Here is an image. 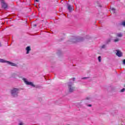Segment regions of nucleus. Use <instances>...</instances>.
I'll use <instances>...</instances> for the list:
<instances>
[{"label":"nucleus","instance_id":"f257e3e1","mask_svg":"<svg viewBox=\"0 0 125 125\" xmlns=\"http://www.w3.org/2000/svg\"><path fill=\"white\" fill-rule=\"evenodd\" d=\"M20 91V89L19 88H13L10 90L11 96L12 97L16 98L18 97Z\"/></svg>","mask_w":125,"mask_h":125},{"label":"nucleus","instance_id":"f03ea898","mask_svg":"<svg viewBox=\"0 0 125 125\" xmlns=\"http://www.w3.org/2000/svg\"><path fill=\"white\" fill-rule=\"evenodd\" d=\"M22 81L24 82V83H25V84H27V85H31V86H33V87H35L36 86L35 84H34V83L31 82H29L28 81V79L26 78H22Z\"/></svg>","mask_w":125,"mask_h":125},{"label":"nucleus","instance_id":"7ed1b4c3","mask_svg":"<svg viewBox=\"0 0 125 125\" xmlns=\"http://www.w3.org/2000/svg\"><path fill=\"white\" fill-rule=\"evenodd\" d=\"M68 86L69 92H73L75 91L74 83H69L68 84Z\"/></svg>","mask_w":125,"mask_h":125},{"label":"nucleus","instance_id":"20e7f679","mask_svg":"<svg viewBox=\"0 0 125 125\" xmlns=\"http://www.w3.org/2000/svg\"><path fill=\"white\" fill-rule=\"evenodd\" d=\"M1 5L3 9H6L8 7L7 3L4 1V0H1Z\"/></svg>","mask_w":125,"mask_h":125},{"label":"nucleus","instance_id":"39448f33","mask_svg":"<svg viewBox=\"0 0 125 125\" xmlns=\"http://www.w3.org/2000/svg\"><path fill=\"white\" fill-rule=\"evenodd\" d=\"M11 77L13 79H15L16 80H17V78L19 77V73L16 72V73H12L11 75Z\"/></svg>","mask_w":125,"mask_h":125},{"label":"nucleus","instance_id":"423d86ee","mask_svg":"<svg viewBox=\"0 0 125 125\" xmlns=\"http://www.w3.org/2000/svg\"><path fill=\"white\" fill-rule=\"evenodd\" d=\"M7 64H8L9 65H10V66H13V67H17V64L15 63H13L11 62H9V61H7Z\"/></svg>","mask_w":125,"mask_h":125},{"label":"nucleus","instance_id":"0eeeda50","mask_svg":"<svg viewBox=\"0 0 125 125\" xmlns=\"http://www.w3.org/2000/svg\"><path fill=\"white\" fill-rule=\"evenodd\" d=\"M25 50L26 51V54H29V53H30V51H31V47L30 46L26 47L25 48Z\"/></svg>","mask_w":125,"mask_h":125},{"label":"nucleus","instance_id":"6e6552de","mask_svg":"<svg viewBox=\"0 0 125 125\" xmlns=\"http://www.w3.org/2000/svg\"><path fill=\"white\" fill-rule=\"evenodd\" d=\"M116 55L118 56V57H122L123 56V53L121 51L117 50Z\"/></svg>","mask_w":125,"mask_h":125},{"label":"nucleus","instance_id":"1a4fd4ad","mask_svg":"<svg viewBox=\"0 0 125 125\" xmlns=\"http://www.w3.org/2000/svg\"><path fill=\"white\" fill-rule=\"evenodd\" d=\"M116 35L118 38H122L123 37V33L121 32L117 33H116Z\"/></svg>","mask_w":125,"mask_h":125},{"label":"nucleus","instance_id":"9d476101","mask_svg":"<svg viewBox=\"0 0 125 125\" xmlns=\"http://www.w3.org/2000/svg\"><path fill=\"white\" fill-rule=\"evenodd\" d=\"M67 9L69 10V12H71L72 11V6L70 4H68Z\"/></svg>","mask_w":125,"mask_h":125},{"label":"nucleus","instance_id":"9b49d317","mask_svg":"<svg viewBox=\"0 0 125 125\" xmlns=\"http://www.w3.org/2000/svg\"><path fill=\"white\" fill-rule=\"evenodd\" d=\"M107 47V46L105 44L102 45L101 46H100V48L101 49H105Z\"/></svg>","mask_w":125,"mask_h":125},{"label":"nucleus","instance_id":"f8f14e48","mask_svg":"<svg viewBox=\"0 0 125 125\" xmlns=\"http://www.w3.org/2000/svg\"><path fill=\"white\" fill-rule=\"evenodd\" d=\"M114 42H120V39L116 38L113 40Z\"/></svg>","mask_w":125,"mask_h":125},{"label":"nucleus","instance_id":"ddd939ff","mask_svg":"<svg viewBox=\"0 0 125 125\" xmlns=\"http://www.w3.org/2000/svg\"><path fill=\"white\" fill-rule=\"evenodd\" d=\"M115 11H116V10L115 9V8H111L110 12L111 13H115Z\"/></svg>","mask_w":125,"mask_h":125},{"label":"nucleus","instance_id":"4468645a","mask_svg":"<svg viewBox=\"0 0 125 125\" xmlns=\"http://www.w3.org/2000/svg\"><path fill=\"white\" fill-rule=\"evenodd\" d=\"M121 26H123V27H125V21H122L121 23H120Z\"/></svg>","mask_w":125,"mask_h":125},{"label":"nucleus","instance_id":"2eb2a0df","mask_svg":"<svg viewBox=\"0 0 125 125\" xmlns=\"http://www.w3.org/2000/svg\"><path fill=\"white\" fill-rule=\"evenodd\" d=\"M0 62H1L2 63H5V62L6 63H7V61H6L5 60L2 59H0Z\"/></svg>","mask_w":125,"mask_h":125},{"label":"nucleus","instance_id":"dca6fc26","mask_svg":"<svg viewBox=\"0 0 125 125\" xmlns=\"http://www.w3.org/2000/svg\"><path fill=\"white\" fill-rule=\"evenodd\" d=\"M38 101H40V102H41V101H42V98H41V97L38 98Z\"/></svg>","mask_w":125,"mask_h":125},{"label":"nucleus","instance_id":"f3484780","mask_svg":"<svg viewBox=\"0 0 125 125\" xmlns=\"http://www.w3.org/2000/svg\"><path fill=\"white\" fill-rule=\"evenodd\" d=\"M99 62H101V56H99L98 58Z\"/></svg>","mask_w":125,"mask_h":125},{"label":"nucleus","instance_id":"a211bd4d","mask_svg":"<svg viewBox=\"0 0 125 125\" xmlns=\"http://www.w3.org/2000/svg\"><path fill=\"white\" fill-rule=\"evenodd\" d=\"M83 38H81L80 39L78 40V42H83Z\"/></svg>","mask_w":125,"mask_h":125},{"label":"nucleus","instance_id":"6ab92c4d","mask_svg":"<svg viewBox=\"0 0 125 125\" xmlns=\"http://www.w3.org/2000/svg\"><path fill=\"white\" fill-rule=\"evenodd\" d=\"M125 88H123L121 90V92H125Z\"/></svg>","mask_w":125,"mask_h":125},{"label":"nucleus","instance_id":"aec40b11","mask_svg":"<svg viewBox=\"0 0 125 125\" xmlns=\"http://www.w3.org/2000/svg\"><path fill=\"white\" fill-rule=\"evenodd\" d=\"M18 125H24V123H23V122H20L19 123Z\"/></svg>","mask_w":125,"mask_h":125},{"label":"nucleus","instance_id":"412c9836","mask_svg":"<svg viewBox=\"0 0 125 125\" xmlns=\"http://www.w3.org/2000/svg\"><path fill=\"white\" fill-rule=\"evenodd\" d=\"M86 106H87V107H91L92 106V105H91V104H86Z\"/></svg>","mask_w":125,"mask_h":125},{"label":"nucleus","instance_id":"4be33fe9","mask_svg":"<svg viewBox=\"0 0 125 125\" xmlns=\"http://www.w3.org/2000/svg\"><path fill=\"white\" fill-rule=\"evenodd\" d=\"M123 65H125V60H124L123 61Z\"/></svg>","mask_w":125,"mask_h":125},{"label":"nucleus","instance_id":"5701e85b","mask_svg":"<svg viewBox=\"0 0 125 125\" xmlns=\"http://www.w3.org/2000/svg\"><path fill=\"white\" fill-rule=\"evenodd\" d=\"M85 79H88V77H83L82 78V80H85Z\"/></svg>","mask_w":125,"mask_h":125},{"label":"nucleus","instance_id":"b1692460","mask_svg":"<svg viewBox=\"0 0 125 125\" xmlns=\"http://www.w3.org/2000/svg\"><path fill=\"white\" fill-rule=\"evenodd\" d=\"M72 42H76V39H73Z\"/></svg>","mask_w":125,"mask_h":125},{"label":"nucleus","instance_id":"393cba45","mask_svg":"<svg viewBox=\"0 0 125 125\" xmlns=\"http://www.w3.org/2000/svg\"><path fill=\"white\" fill-rule=\"evenodd\" d=\"M36 1H37V2H39V0H35Z\"/></svg>","mask_w":125,"mask_h":125},{"label":"nucleus","instance_id":"a878e982","mask_svg":"<svg viewBox=\"0 0 125 125\" xmlns=\"http://www.w3.org/2000/svg\"><path fill=\"white\" fill-rule=\"evenodd\" d=\"M111 42V40H108V42Z\"/></svg>","mask_w":125,"mask_h":125},{"label":"nucleus","instance_id":"bb28decb","mask_svg":"<svg viewBox=\"0 0 125 125\" xmlns=\"http://www.w3.org/2000/svg\"><path fill=\"white\" fill-rule=\"evenodd\" d=\"M73 81H75V78H73Z\"/></svg>","mask_w":125,"mask_h":125},{"label":"nucleus","instance_id":"cd10ccee","mask_svg":"<svg viewBox=\"0 0 125 125\" xmlns=\"http://www.w3.org/2000/svg\"><path fill=\"white\" fill-rule=\"evenodd\" d=\"M34 26L36 27L37 26V24H34Z\"/></svg>","mask_w":125,"mask_h":125}]
</instances>
